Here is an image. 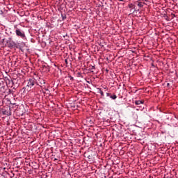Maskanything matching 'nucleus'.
<instances>
[{
    "instance_id": "18",
    "label": "nucleus",
    "mask_w": 178,
    "mask_h": 178,
    "mask_svg": "<svg viewBox=\"0 0 178 178\" xmlns=\"http://www.w3.org/2000/svg\"><path fill=\"white\" fill-rule=\"evenodd\" d=\"M70 80H73V77L72 76H70Z\"/></svg>"
},
{
    "instance_id": "15",
    "label": "nucleus",
    "mask_w": 178,
    "mask_h": 178,
    "mask_svg": "<svg viewBox=\"0 0 178 178\" xmlns=\"http://www.w3.org/2000/svg\"><path fill=\"white\" fill-rule=\"evenodd\" d=\"M106 97H111V93L106 92Z\"/></svg>"
},
{
    "instance_id": "1",
    "label": "nucleus",
    "mask_w": 178,
    "mask_h": 178,
    "mask_svg": "<svg viewBox=\"0 0 178 178\" xmlns=\"http://www.w3.org/2000/svg\"><path fill=\"white\" fill-rule=\"evenodd\" d=\"M6 45L8 47V48H10V49H13V48H17V44L12 40V38L7 40Z\"/></svg>"
},
{
    "instance_id": "4",
    "label": "nucleus",
    "mask_w": 178,
    "mask_h": 178,
    "mask_svg": "<svg viewBox=\"0 0 178 178\" xmlns=\"http://www.w3.org/2000/svg\"><path fill=\"white\" fill-rule=\"evenodd\" d=\"M6 90H8V86H6L3 83H0V94H5L6 92Z\"/></svg>"
},
{
    "instance_id": "16",
    "label": "nucleus",
    "mask_w": 178,
    "mask_h": 178,
    "mask_svg": "<svg viewBox=\"0 0 178 178\" xmlns=\"http://www.w3.org/2000/svg\"><path fill=\"white\" fill-rule=\"evenodd\" d=\"M44 89L45 91H49V90L48 88H46L45 86H44Z\"/></svg>"
},
{
    "instance_id": "12",
    "label": "nucleus",
    "mask_w": 178,
    "mask_h": 178,
    "mask_svg": "<svg viewBox=\"0 0 178 178\" xmlns=\"http://www.w3.org/2000/svg\"><path fill=\"white\" fill-rule=\"evenodd\" d=\"M102 88H104V90H108V87L106 86H103Z\"/></svg>"
},
{
    "instance_id": "5",
    "label": "nucleus",
    "mask_w": 178,
    "mask_h": 178,
    "mask_svg": "<svg viewBox=\"0 0 178 178\" xmlns=\"http://www.w3.org/2000/svg\"><path fill=\"white\" fill-rule=\"evenodd\" d=\"M2 114L5 115L6 116H11L12 111H10V107H8V108H7V110H3L2 111Z\"/></svg>"
},
{
    "instance_id": "3",
    "label": "nucleus",
    "mask_w": 178,
    "mask_h": 178,
    "mask_svg": "<svg viewBox=\"0 0 178 178\" xmlns=\"http://www.w3.org/2000/svg\"><path fill=\"white\" fill-rule=\"evenodd\" d=\"M37 84V81L34 78H31L28 81L27 87H30V88H32V87H34V85Z\"/></svg>"
},
{
    "instance_id": "20",
    "label": "nucleus",
    "mask_w": 178,
    "mask_h": 178,
    "mask_svg": "<svg viewBox=\"0 0 178 178\" xmlns=\"http://www.w3.org/2000/svg\"><path fill=\"white\" fill-rule=\"evenodd\" d=\"M54 161H58V159H54Z\"/></svg>"
},
{
    "instance_id": "8",
    "label": "nucleus",
    "mask_w": 178,
    "mask_h": 178,
    "mask_svg": "<svg viewBox=\"0 0 178 178\" xmlns=\"http://www.w3.org/2000/svg\"><path fill=\"white\" fill-rule=\"evenodd\" d=\"M94 70H95V65H93L90 68V73H94Z\"/></svg>"
},
{
    "instance_id": "11",
    "label": "nucleus",
    "mask_w": 178,
    "mask_h": 178,
    "mask_svg": "<svg viewBox=\"0 0 178 178\" xmlns=\"http://www.w3.org/2000/svg\"><path fill=\"white\" fill-rule=\"evenodd\" d=\"M61 17L63 20H65V19H66V15L61 14Z\"/></svg>"
},
{
    "instance_id": "23",
    "label": "nucleus",
    "mask_w": 178,
    "mask_h": 178,
    "mask_svg": "<svg viewBox=\"0 0 178 178\" xmlns=\"http://www.w3.org/2000/svg\"><path fill=\"white\" fill-rule=\"evenodd\" d=\"M120 1H123V0H120Z\"/></svg>"
},
{
    "instance_id": "2",
    "label": "nucleus",
    "mask_w": 178,
    "mask_h": 178,
    "mask_svg": "<svg viewBox=\"0 0 178 178\" xmlns=\"http://www.w3.org/2000/svg\"><path fill=\"white\" fill-rule=\"evenodd\" d=\"M15 34L17 37L22 38V40H26V34L24 33V31L17 29L15 30Z\"/></svg>"
},
{
    "instance_id": "22",
    "label": "nucleus",
    "mask_w": 178,
    "mask_h": 178,
    "mask_svg": "<svg viewBox=\"0 0 178 178\" xmlns=\"http://www.w3.org/2000/svg\"><path fill=\"white\" fill-rule=\"evenodd\" d=\"M78 74H79V76H80V74H80V73H78Z\"/></svg>"
},
{
    "instance_id": "19",
    "label": "nucleus",
    "mask_w": 178,
    "mask_h": 178,
    "mask_svg": "<svg viewBox=\"0 0 178 178\" xmlns=\"http://www.w3.org/2000/svg\"><path fill=\"white\" fill-rule=\"evenodd\" d=\"M65 63H67V60L65 59Z\"/></svg>"
},
{
    "instance_id": "21",
    "label": "nucleus",
    "mask_w": 178,
    "mask_h": 178,
    "mask_svg": "<svg viewBox=\"0 0 178 178\" xmlns=\"http://www.w3.org/2000/svg\"><path fill=\"white\" fill-rule=\"evenodd\" d=\"M0 178H4L3 176L0 177Z\"/></svg>"
},
{
    "instance_id": "7",
    "label": "nucleus",
    "mask_w": 178,
    "mask_h": 178,
    "mask_svg": "<svg viewBox=\"0 0 178 178\" xmlns=\"http://www.w3.org/2000/svg\"><path fill=\"white\" fill-rule=\"evenodd\" d=\"M135 104H136V105H144V101H143V100H136Z\"/></svg>"
},
{
    "instance_id": "14",
    "label": "nucleus",
    "mask_w": 178,
    "mask_h": 178,
    "mask_svg": "<svg viewBox=\"0 0 178 178\" xmlns=\"http://www.w3.org/2000/svg\"><path fill=\"white\" fill-rule=\"evenodd\" d=\"M100 95H102V97H104V92L102 90V91H100Z\"/></svg>"
},
{
    "instance_id": "13",
    "label": "nucleus",
    "mask_w": 178,
    "mask_h": 178,
    "mask_svg": "<svg viewBox=\"0 0 178 178\" xmlns=\"http://www.w3.org/2000/svg\"><path fill=\"white\" fill-rule=\"evenodd\" d=\"M97 90H98L97 92H99L100 94L101 91H102V90H101V88H97Z\"/></svg>"
},
{
    "instance_id": "10",
    "label": "nucleus",
    "mask_w": 178,
    "mask_h": 178,
    "mask_svg": "<svg viewBox=\"0 0 178 178\" xmlns=\"http://www.w3.org/2000/svg\"><path fill=\"white\" fill-rule=\"evenodd\" d=\"M138 6L139 8H143V6H144V5L143 4L142 2H138Z\"/></svg>"
},
{
    "instance_id": "6",
    "label": "nucleus",
    "mask_w": 178,
    "mask_h": 178,
    "mask_svg": "<svg viewBox=\"0 0 178 178\" xmlns=\"http://www.w3.org/2000/svg\"><path fill=\"white\" fill-rule=\"evenodd\" d=\"M39 83H38V86H40V87H45V80H44L43 79H40L39 78Z\"/></svg>"
},
{
    "instance_id": "9",
    "label": "nucleus",
    "mask_w": 178,
    "mask_h": 178,
    "mask_svg": "<svg viewBox=\"0 0 178 178\" xmlns=\"http://www.w3.org/2000/svg\"><path fill=\"white\" fill-rule=\"evenodd\" d=\"M110 98H111V99H116V98H118V96H116V95H113L110 96Z\"/></svg>"
},
{
    "instance_id": "17",
    "label": "nucleus",
    "mask_w": 178,
    "mask_h": 178,
    "mask_svg": "<svg viewBox=\"0 0 178 178\" xmlns=\"http://www.w3.org/2000/svg\"><path fill=\"white\" fill-rule=\"evenodd\" d=\"M170 83H167V87H170Z\"/></svg>"
}]
</instances>
